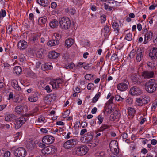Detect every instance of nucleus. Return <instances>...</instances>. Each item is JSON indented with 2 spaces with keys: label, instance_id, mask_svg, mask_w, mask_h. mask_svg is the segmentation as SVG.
I'll use <instances>...</instances> for the list:
<instances>
[{
  "label": "nucleus",
  "instance_id": "nucleus-1",
  "mask_svg": "<svg viewBox=\"0 0 157 157\" xmlns=\"http://www.w3.org/2000/svg\"><path fill=\"white\" fill-rule=\"evenodd\" d=\"M146 90L149 93H153L157 89V83L154 79H151L146 82L145 85Z\"/></svg>",
  "mask_w": 157,
  "mask_h": 157
},
{
  "label": "nucleus",
  "instance_id": "nucleus-2",
  "mask_svg": "<svg viewBox=\"0 0 157 157\" xmlns=\"http://www.w3.org/2000/svg\"><path fill=\"white\" fill-rule=\"evenodd\" d=\"M59 23L61 29H67L70 27L71 22L69 19L67 17H63L59 18Z\"/></svg>",
  "mask_w": 157,
  "mask_h": 157
},
{
  "label": "nucleus",
  "instance_id": "nucleus-3",
  "mask_svg": "<svg viewBox=\"0 0 157 157\" xmlns=\"http://www.w3.org/2000/svg\"><path fill=\"white\" fill-rule=\"evenodd\" d=\"M74 153L77 155L81 156L85 155L88 151V147L86 145H81L74 149Z\"/></svg>",
  "mask_w": 157,
  "mask_h": 157
},
{
  "label": "nucleus",
  "instance_id": "nucleus-4",
  "mask_svg": "<svg viewBox=\"0 0 157 157\" xmlns=\"http://www.w3.org/2000/svg\"><path fill=\"white\" fill-rule=\"evenodd\" d=\"M78 143V140L76 138L71 139L66 141L63 144V147L65 149H71L74 147Z\"/></svg>",
  "mask_w": 157,
  "mask_h": 157
},
{
  "label": "nucleus",
  "instance_id": "nucleus-5",
  "mask_svg": "<svg viewBox=\"0 0 157 157\" xmlns=\"http://www.w3.org/2000/svg\"><path fill=\"white\" fill-rule=\"evenodd\" d=\"M27 119L26 117L21 116L17 118L14 123V128L16 129H18L24 124L27 121Z\"/></svg>",
  "mask_w": 157,
  "mask_h": 157
},
{
  "label": "nucleus",
  "instance_id": "nucleus-6",
  "mask_svg": "<svg viewBox=\"0 0 157 157\" xmlns=\"http://www.w3.org/2000/svg\"><path fill=\"white\" fill-rule=\"evenodd\" d=\"M14 154L17 157H25L26 155V151L23 147H19L14 151Z\"/></svg>",
  "mask_w": 157,
  "mask_h": 157
},
{
  "label": "nucleus",
  "instance_id": "nucleus-7",
  "mask_svg": "<svg viewBox=\"0 0 157 157\" xmlns=\"http://www.w3.org/2000/svg\"><path fill=\"white\" fill-rule=\"evenodd\" d=\"M55 138L52 136L47 135L44 137L42 140V142L46 144H52Z\"/></svg>",
  "mask_w": 157,
  "mask_h": 157
},
{
  "label": "nucleus",
  "instance_id": "nucleus-8",
  "mask_svg": "<svg viewBox=\"0 0 157 157\" xmlns=\"http://www.w3.org/2000/svg\"><path fill=\"white\" fill-rule=\"evenodd\" d=\"M130 93L132 95H139L141 93V90L139 87L135 86L131 88Z\"/></svg>",
  "mask_w": 157,
  "mask_h": 157
},
{
  "label": "nucleus",
  "instance_id": "nucleus-9",
  "mask_svg": "<svg viewBox=\"0 0 157 157\" xmlns=\"http://www.w3.org/2000/svg\"><path fill=\"white\" fill-rule=\"evenodd\" d=\"M62 82L61 79H56L51 81L50 84L52 86L53 89H57L59 87V84H61Z\"/></svg>",
  "mask_w": 157,
  "mask_h": 157
},
{
  "label": "nucleus",
  "instance_id": "nucleus-10",
  "mask_svg": "<svg viewBox=\"0 0 157 157\" xmlns=\"http://www.w3.org/2000/svg\"><path fill=\"white\" fill-rule=\"evenodd\" d=\"M129 85V83L122 82L118 84L117 87L121 91H124L128 89Z\"/></svg>",
  "mask_w": 157,
  "mask_h": 157
},
{
  "label": "nucleus",
  "instance_id": "nucleus-11",
  "mask_svg": "<svg viewBox=\"0 0 157 157\" xmlns=\"http://www.w3.org/2000/svg\"><path fill=\"white\" fill-rule=\"evenodd\" d=\"M17 46L21 50H23L26 48L28 46L27 43L24 40H20L18 43Z\"/></svg>",
  "mask_w": 157,
  "mask_h": 157
},
{
  "label": "nucleus",
  "instance_id": "nucleus-12",
  "mask_svg": "<svg viewBox=\"0 0 157 157\" xmlns=\"http://www.w3.org/2000/svg\"><path fill=\"white\" fill-rule=\"evenodd\" d=\"M54 147L48 146L44 148L41 150V152L45 155H48L52 152V150L54 149Z\"/></svg>",
  "mask_w": 157,
  "mask_h": 157
},
{
  "label": "nucleus",
  "instance_id": "nucleus-13",
  "mask_svg": "<svg viewBox=\"0 0 157 157\" xmlns=\"http://www.w3.org/2000/svg\"><path fill=\"white\" fill-rule=\"evenodd\" d=\"M144 54V51L141 48L138 49L136 52V59L138 62H140L142 59Z\"/></svg>",
  "mask_w": 157,
  "mask_h": 157
},
{
  "label": "nucleus",
  "instance_id": "nucleus-14",
  "mask_svg": "<svg viewBox=\"0 0 157 157\" xmlns=\"http://www.w3.org/2000/svg\"><path fill=\"white\" fill-rule=\"evenodd\" d=\"M26 107V106L24 105H18L15 108L14 111L17 114L22 113L24 112V109Z\"/></svg>",
  "mask_w": 157,
  "mask_h": 157
},
{
  "label": "nucleus",
  "instance_id": "nucleus-15",
  "mask_svg": "<svg viewBox=\"0 0 157 157\" xmlns=\"http://www.w3.org/2000/svg\"><path fill=\"white\" fill-rule=\"evenodd\" d=\"M153 36V33L151 31H147L145 35L144 40V43L145 44L151 40Z\"/></svg>",
  "mask_w": 157,
  "mask_h": 157
},
{
  "label": "nucleus",
  "instance_id": "nucleus-16",
  "mask_svg": "<svg viewBox=\"0 0 157 157\" xmlns=\"http://www.w3.org/2000/svg\"><path fill=\"white\" fill-rule=\"evenodd\" d=\"M154 74L152 71H146L142 72V75L145 78H149L152 77Z\"/></svg>",
  "mask_w": 157,
  "mask_h": 157
},
{
  "label": "nucleus",
  "instance_id": "nucleus-17",
  "mask_svg": "<svg viewBox=\"0 0 157 157\" xmlns=\"http://www.w3.org/2000/svg\"><path fill=\"white\" fill-rule=\"evenodd\" d=\"M38 93H35L34 94L30 95L28 98V100L31 102H36L38 99Z\"/></svg>",
  "mask_w": 157,
  "mask_h": 157
},
{
  "label": "nucleus",
  "instance_id": "nucleus-18",
  "mask_svg": "<svg viewBox=\"0 0 157 157\" xmlns=\"http://www.w3.org/2000/svg\"><path fill=\"white\" fill-rule=\"evenodd\" d=\"M16 118L15 115L12 113H9L6 115L5 120L8 122L13 121Z\"/></svg>",
  "mask_w": 157,
  "mask_h": 157
},
{
  "label": "nucleus",
  "instance_id": "nucleus-19",
  "mask_svg": "<svg viewBox=\"0 0 157 157\" xmlns=\"http://www.w3.org/2000/svg\"><path fill=\"white\" fill-rule=\"evenodd\" d=\"M149 56L152 60L156 59L157 58V48L154 47L152 52L149 53Z\"/></svg>",
  "mask_w": 157,
  "mask_h": 157
},
{
  "label": "nucleus",
  "instance_id": "nucleus-20",
  "mask_svg": "<svg viewBox=\"0 0 157 157\" xmlns=\"http://www.w3.org/2000/svg\"><path fill=\"white\" fill-rule=\"evenodd\" d=\"M11 85L17 91H20L21 90V88L19 86L17 81L16 80H13L11 81Z\"/></svg>",
  "mask_w": 157,
  "mask_h": 157
},
{
  "label": "nucleus",
  "instance_id": "nucleus-21",
  "mask_svg": "<svg viewBox=\"0 0 157 157\" xmlns=\"http://www.w3.org/2000/svg\"><path fill=\"white\" fill-rule=\"evenodd\" d=\"M47 21V17L46 16L42 17L38 19V23L41 26L44 25L46 23Z\"/></svg>",
  "mask_w": 157,
  "mask_h": 157
},
{
  "label": "nucleus",
  "instance_id": "nucleus-22",
  "mask_svg": "<svg viewBox=\"0 0 157 157\" xmlns=\"http://www.w3.org/2000/svg\"><path fill=\"white\" fill-rule=\"evenodd\" d=\"M37 2L40 5L43 7H47L49 5L48 0H37Z\"/></svg>",
  "mask_w": 157,
  "mask_h": 157
},
{
  "label": "nucleus",
  "instance_id": "nucleus-23",
  "mask_svg": "<svg viewBox=\"0 0 157 157\" xmlns=\"http://www.w3.org/2000/svg\"><path fill=\"white\" fill-rule=\"evenodd\" d=\"M112 27L114 29V31L118 33L120 29L121 26L119 25L118 23L115 21L113 22Z\"/></svg>",
  "mask_w": 157,
  "mask_h": 157
},
{
  "label": "nucleus",
  "instance_id": "nucleus-24",
  "mask_svg": "<svg viewBox=\"0 0 157 157\" xmlns=\"http://www.w3.org/2000/svg\"><path fill=\"white\" fill-rule=\"evenodd\" d=\"M59 55V53L55 52H50L48 54V57L50 59H55L57 58Z\"/></svg>",
  "mask_w": 157,
  "mask_h": 157
},
{
  "label": "nucleus",
  "instance_id": "nucleus-25",
  "mask_svg": "<svg viewBox=\"0 0 157 157\" xmlns=\"http://www.w3.org/2000/svg\"><path fill=\"white\" fill-rule=\"evenodd\" d=\"M119 2L114 0H109L108 4L110 7L112 9L118 5Z\"/></svg>",
  "mask_w": 157,
  "mask_h": 157
},
{
  "label": "nucleus",
  "instance_id": "nucleus-26",
  "mask_svg": "<svg viewBox=\"0 0 157 157\" xmlns=\"http://www.w3.org/2000/svg\"><path fill=\"white\" fill-rule=\"evenodd\" d=\"M59 41L57 40H52L49 41L47 43L48 45L50 46H52L58 45Z\"/></svg>",
  "mask_w": 157,
  "mask_h": 157
},
{
  "label": "nucleus",
  "instance_id": "nucleus-27",
  "mask_svg": "<svg viewBox=\"0 0 157 157\" xmlns=\"http://www.w3.org/2000/svg\"><path fill=\"white\" fill-rule=\"evenodd\" d=\"M36 145V144L33 140L29 141L26 144V147L28 149H32L34 148Z\"/></svg>",
  "mask_w": 157,
  "mask_h": 157
},
{
  "label": "nucleus",
  "instance_id": "nucleus-28",
  "mask_svg": "<svg viewBox=\"0 0 157 157\" xmlns=\"http://www.w3.org/2000/svg\"><path fill=\"white\" fill-rule=\"evenodd\" d=\"M50 26L54 28L57 27L58 25V22L55 19H52L49 24Z\"/></svg>",
  "mask_w": 157,
  "mask_h": 157
},
{
  "label": "nucleus",
  "instance_id": "nucleus-29",
  "mask_svg": "<svg viewBox=\"0 0 157 157\" xmlns=\"http://www.w3.org/2000/svg\"><path fill=\"white\" fill-rule=\"evenodd\" d=\"M65 10L66 12L71 14V15L74 14L76 12L75 9L71 7H69L66 9Z\"/></svg>",
  "mask_w": 157,
  "mask_h": 157
},
{
  "label": "nucleus",
  "instance_id": "nucleus-30",
  "mask_svg": "<svg viewBox=\"0 0 157 157\" xmlns=\"http://www.w3.org/2000/svg\"><path fill=\"white\" fill-rule=\"evenodd\" d=\"M74 40L72 39H68L65 41V45L68 47H70L72 45Z\"/></svg>",
  "mask_w": 157,
  "mask_h": 157
},
{
  "label": "nucleus",
  "instance_id": "nucleus-31",
  "mask_svg": "<svg viewBox=\"0 0 157 157\" xmlns=\"http://www.w3.org/2000/svg\"><path fill=\"white\" fill-rule=\"evenodd\" d=\"M118 146V143L116 140H113L111 141L109 144L110 149L115 147H117Z\"/></svg>",
  "mask_w": 157,
  "mask_h": 157
},
{
  "label": "nucleus",
  "instance_id": "nucleus-32",
  "mask_svg": "<svg viewBox=\"0 0 157 157\" xmlns=\"http://www.w3.org/2000/svg\"><path fill=\"white\" fill-rule=\"evenodd\" d=\"M22 69L20 67L17 66L14 67L13 72L17 75H19L22 72Z\"/></svg>",
  "mask_w": 157,
  "mask_h": 157
},
{
  "label": "nucleus",
  "instance_id": "nucleus-33",
  "mask_svg": "<svg viewBox=\"0 0 157 157\" xmlns=\"http://www.w3.org/2000/svg\"><path fill=\"white\" fill-rule=\"evenodd\" d=\"M44 101L46 104H50L52 101L48 94L44 97Z\"/></svg>",
  "mask_w": 157,
  "mask_h": 157
},
{
  "label": "nucleus",
  "instance_id": "nucleus-34",
  "mask_svg": "<svg viewBox=\"0 0 157 157\" xmlns=\"http://www.w3.org/2000/svg\"><path fill=\"white\" fill-rule=\"evenodd\" d=\"M39 109L38 107H36L34 109L32 110L30 114L31 115L35 116L39 113Z\"/></svg>",
  "mask_w": 157,
  "mask_h": 157
},
{
  "label": "nucleus",
  "instance_id": "nucleus-35",
  "mask_svg": "<svg viewBox=\"0 0 157 157\" xmlns=\"http://www.w3.org/2000/svg\"><path fill=\"white\" fill-rule=\"evenodd\" d=\"M136 104L138 106H142L144 104L142 98H137L136 99Z\"/></svg>",
  "mask_w": 157,
  "mask_h": 157
},
{
  "label": "nucleus",
  "instance_id": "nucleus-36",
  "mask_svg": "<svg viewBox=\"0 0 157 157\" xmlns=\"http://www.w3.org/2000/svg\"><path fill=\"white\" fill-rule=\"evenodd\" d=\"M110 127V126L109 125L103 124L98 129H99V131L103 132L106 129L109 128Z\"/></svg>",
  "mask_w": 157,
  "mask_h": 157
},
{
  "label": "nucleus",
  "instance_id": "nucleus-37",
  "mask_svg": "<svg viewBox=\"0 0 157 157\" xmlns=\"http://www.w3.org/2000/svg\"><path fill=\"white\" fill-rule=\"evenodd\" d=\"M97 118L98 120V123L99 124H101L102 123L104 120V117L102 113H101L98 117Z\"/></svg>",
  "mask_w": 157,
  "mask_h": 157
},
{
  "label": "nucleus",
  "instance_id": "nucleus-38",
  "mask_svg": "<svg viewBox=\"0 0 157 157\" xmlns=\"http://www.w3.org/2000/svg\"><path fill=\"white\" fill-rule=\"evenodd\" d=\"M101 96V93L99 92H98L95 95V97H94L93 99L92 102L93 103H95L96 102L97 100L98 99L99 97Z\"/></svg>",
  "mask_w": 157,
  "mask_h": 157
},
{
  "label": "nucleus",
  "instance_id": "nucleus-39",
  "mask_svg": "<svg viewBox=\"0 0 157 157\" xmlns=\"http://www.w3.org/2000/svg\"><path fill=\"white\" fill-rule=\"evenodd\" d=\"M25 57L24 54L21 53L19 55L18 59L21 62L23 63L24 62L25 60Z\"/></svg>",
  "mask_w": 157,
  "mask_h": 157
},
{
  "label": "nucleus",
  "instance_id": "nucleus-40",
  "mask_svg": "<svg viewBox=\"0 0 157 157\" xmlns=\"http://www.w3.org/2000/svg\"><path fill=\"white\" fill-rule=\"evenodd\" d=\"M150 98L149 96H146L142 98L144 105L148 103L150 101Z\"/></svg>",
  "mask_w": 157,
  "mask_h": 157
},
{
  "label": "nucleus",
  "instance_id": "nucleus-41",
  "mask_svg": "<svg viewBox=\"0 0 157 157\" xmlns=\"http://www.w3.org/2000/svg\"><path fill=\"white\" fill-rule=\"evenodd\" d=\"M87 136H86L85 140L87 141V142H90L91 140L93 138V136L91 135V133L89 132L86 135Z\"/></svg>",
  "mask_w": 157,
  "mask_h": 157
},
{
  "label": "nucleus",
  "instance_id": "nucleus-42",
  "mask_svg": "<svg viewBox=\"0 0 157 157\" xmlns=\"http://www.w3.org/2000/svg\"><path fill=\"white\" fill-rule=\"evenodd\" d=\"M39 38V36L37 34H35L30 39V41L33 43H35L36 41Z\"/></svg>",
  "mask_w": 157,
  "mask_h": 157
},
{
  "label": "nucleus",
  "instance_id": "nucleus-43",
  "mask_svg": "<svg viewBox=\"0 0 157 157\" xmlns=\"http://www.w3.org/2000/svg\"><path fill=\"white\" fill-rule=\"evenodd\" d=\"M128 113L130 115H133L136 113V111L134 108H129L128 109Z\"/></svg>",
  "mask_w": 157,
  "mask_h": 157
},
{
  "label": "nucleus",
  "instance_id": "nucleus-44",
  "mask_svg": "<svg viewBox=\"0 0 157 157\" xmlns=\"http://www.w3.org/2000/svg\"><path fill=\"white\" fill-rule=\"evenodd\" d=\"M132 81L135 84H138L140 83V82L139 81V78L135 76H132Z\"/></svg>",
  "mask_w": 157,
  "mask_h": 157
},
{
  "label": "nucleus",
  "instance_id": "nucleus-45",
  "mask_svg": "<svg viewBox=\"0 0 157 157\" xmlns=\"http://www.w3.org/2000/svg\"><path fill=\"white\" fill-rule=\"evenodd\" d=\"M94 85L92 83H89L87 85V87L88 90H93L94 89Z\"/></svg>",
  "mask_w": 157,
  "mask_h": 157
},
{
  "label": "nucleus",
  "instance_id": "nucleus-46",
  "mask_svg": "<svg viewBox=\"0 0 157 157\" xmlns=\"http://www.w3.org/2000/svg\"><path fill=\"white\" fill-rule=\"evenodd\" d=\"M44 67L46 69H51L52 68V64L50 63H47L44 64Z\"/></svg>",
  "mask_w": 157,
  "mask_h": 157
},
{
  "label": "nucleus",
  "instance_id": "nucleus-47",
  "mask_svg": "<svg viewBox=\"0 0 157 157\" xmlns=\"http://www.w3.org/2000/svg\"><path fill=\"white\" fill-rule=\"evenodd\" d=\"M132 33H129L126 35L125 38L128 41H131L132 39Z\"/></svg>",
  "mask_w": 157,
  "mask_h": 157
},
{
  "label": "nucleus",
  "instance_id": "nucleus-48",
  "mask_svg": "<svg viewBox=\"0 0 157 157\" xmlns=\"http://www.w3.org/2000/svg\"><path fill=\"white\" fill-rule=\"evenodd\" d=\"M75 66V65L73 63L66 64L65 67L66 69H72Z\"/></svg>",
  "mask_w": 157,
  "mask_h": 157
},
{
  "label": "nucleus",
  "instance_id": "nucleus-49",
  "mask_svg": "<svg viewBox=\"0 0 157 157\" xmlns=\"http://www.w3.org/2000/svg\"><path fill=\"white\" fill-rule=\"evenodd\" d=\"M117 147H115L110 148V150L112 153H113L114 155H115L116 154H117L118 153L119 151Z\"/></svg>",
  "mask_w": 157,
  "mask_h": 157
},
{
  "label": "nucleus",
  "instance_id": "nucleus-50",
  "mask_svg": "<svg viewBox=\"0 0 157 157\" xmlns=\"http://www.w3.org/2000/svg\"><path fill=\"white\" fill-rule=\"evenodd\" d=\"M114 118L115 119L119 118L121 116V114L117 111H115L114 113Z\"/></svg>",
  "mask_w": 157,
  "mask_h": 157
},
{
  "label": "nucleus",
  "instance_id": "nucleus-51",
  "mask_svg": "<svg viewBox=\"0 0 157 157\" xmlns=\"http://www.w3.org/2000/svg\"><path fill=\"white\" fill-rule=\"evenodd\" d=\"M136 54V51L135 50L133 49L130 52L129 54V57L130 58H133Z\"/></svg>",
  "mask_w": 157,
  "mask_h": 157
},
{
  "label": "nucleus",
  "instance_id": "nucleus-52",
  "mask_svg": "<svg viewBox=\"0 0 157 157\" xmlns=\"http://www.w3.org/2000/svg\"><path fill=\"white\" fill-rule=\"evenodd\" d=\"M115 98L116 100L119 101H122L124 99L123 98L118 95H116Z\"/></svg>",
  "mask_w": 157,
  "mask_h": 157
},
{
  "label": "nucleus",
  "instance_id": "nucleus-53",
  "mask_svg": "<svg viewBox=\"0 0 157 157\" xmlns=\"http://www.w3.org/2000/svg\"><path fill=\"white\" fill-rule=\"evenodd\" d=\"M70 113V111L69 110H67L66 111L64 112L63 113L62 117L63 118H66L68 116V114Z\"/></svg>",
  "mask_w": 157,
  "mask_h": 157
},
{
  "label": "nucleus",
  "instance_id": "nucleus-54",
  "mask_svg": "<svg viewBox=\"0 0 157 157\" xmlns=\"http://www.w3.org/2000/svg\"><path fill=\"white\" fill-rule=\"evenodd\" d=\"M48 95L52 101L55 100L56 98V94L55 93H51L48 94Z\"/></svg>",
  "mask_w": 157,
  "mask_h": 157
},
{
  "label": "nucleus",
  "instance_id": "nucleus-55",
  "mask_svg": "<svg viewBox=\"0 0 157 157\" xmlns=\"http://www.w3.org/2000/svg\"><path fill=\"white\" fill-rule=\"evenodd\" d=\"M13 30L12 27L11 25H9L6 29V33L9 34H11Z\"/></svg>",
  "mask_w": 157,
  "mask_h": 157
},
{
  "label": "nucleus",
  "instance_id": "nucleus-56",
  "mask_svg": "<svg viewBox=\"0 0 157 157\" xmlns=\"http://www.w3.org/2000/svg\"><path fill=\"white\" fill-rule=\"evenodd\" d=\"M109 31L110 29L109 27L106 25L104 26L102 31H104L105 33H109Z\"/></svg>",
  "mask_w": 157,
  "mask_h": 157
},
{
  "label": "nucleus",
  "instance_id": "nucleus-57",
  "mask_svg": "<svg viewBox=\"0 0 157 157\" xmlns=\"http://www.w3.org/2000/svg\"><path fill=\"white\" fill-rule=\"evenodd\" d=\"M93 77V75H91V74H86L85 76V78L88 80H90Z\"/></svg>",
  "mask_w": 157,
  "mask_h": 157
},
{
  "label": "nucleus",
  "instance_id": "nucleus-58",
  "mask_svg": "<svg viewBox=\"0 0 157 157\" xmlns=\"http://www.w3.org/2000/svg\"><path fill=\"white\" fill-rule=\"evenodd\" d=\"M54 36L55 37V40H58L60 39L61 37V35L58 33H54Z\"/></svg>",
  "mask_w": 157,
  "mask_h": 157
},
{
  "label": "nucleus",
  "instance_id": "nucleus-59",
  "mask_svg": "<svg viewBox=\"0 0 157 157\" xmlns=\"http://www.w3.org/2000/svg\"><path fill=\"white\" fill-rule=\"evenodd\" d=\"M104 8L105 9L108 11H111L112 10V8H110L108 4L105 3L104 4Z\"/></svg>",
  "mask_w": 157,
  "mask_h": 157
},
{
  "label": "nucleus",
  "instance_id": "nucleus-60",
  "mask_svg": "<svg viewBox=\"0 0 157 157\" xmlns=\"http://www.w3.org/2000/svg\"><path fill=\"white\" fill-rule=\"evenodd\" d=\"M157 106V100H155L154 102L153 103L152 106V109H155Z\"/></svg>",
  "mask_w": 157,
  "mask_h": 157
},
{
  "label": "nucleus",
  "instance_id": "nucleus-61",
  "mask_svg": "<svg viewBox=\"0 0 157 157\" xmlns=\"http://www.w3.org/2000/svg\"><path fill=\"white\" fill-rule=\"evenodd\" d=\"M6 15V12L4 10H2L0 12V17H4Z\"/></svg>",
  "mask_w": 157,
  "mask_h": 157
},
{
  "label": "nucleus",
  "instance_id": "nucleus-62",
  "mask_svg": "<svg viewBox=\"0 0 157 157\" xmlns=\"http://www.w3.org/2000/svg\"><path fill=\"white\" fill-rule=\"evenodd\" d=\"M132 101L133 100L132 99L130 98H128L126 100V103H128V104H131L132 103Z\"/></svg>",
  "mask_w": 157,
  "mask_h": 157
},
{
  "label": "nucleus",
  "instance_id": "nucleus-63",
  "mask_svg": "<svg viewBox=\"0 0 157 157\" xmlns=\"http://www.w3.org/2000/svg\"><path fill=\"white\" fill-rule=\"evenodd\" d=\"M21 135V132L17 133L15 135L14 138L16 139L17 140L19 138Z\"/></svg>",
  "mask_w": 157,
  "mask_h": 157
},
{
  "label": "nucleus",
  "instance_id": "nucleus-64",
  "mask_svg": "<svg viewBox=\"0 0 157 157\" xmlns=\"http://www.w3.org/2000/svg\"><path fill=\"white\" fill-rule=\"evenodd\" d=\"M51 6L52 8L55 9L57 6V4L56 2H52L51 3Z\"/></svg>",
  "mask_w": 157,
  "mask_h": 157
}]
</instances>
